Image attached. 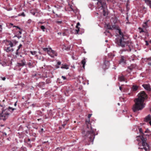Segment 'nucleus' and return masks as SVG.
<instances>
[{
	"label": "nucleus",
	"mask_w": 151,
	"mask_h": 151,
	"mask_svg": "<svg viewBox=\"0 0 151 151\" xmlns=\"http://www.w3.org/2000/svg\"><path fill=\"white\" fill-rule=\"evenodd\" d=\"M139 131L140 135L137 136L136 140L138 142V145L142 147H139L138 149L141 150V151H142L143 149L145 151H149L150 147L147 143L146 141L147 137L151 134V132L147 129L144 133L141 128H139Z\"/></svg>",
	"instance_id": "f257e3e1"
},
{
	"label": "nucleus",
	"mask_w": 151,
	"mask_h": 151,
	"mask_svg": "<svg viewBox=\"0 0 151 151\" xmlns=\"http://www.w3.org/2000/svg\"><path fill=\"white\" fill-rule=\"evenodd\" d=\"M55 15H56V17H59V16L58 15V14H56Z\"/></svg>",
	"instance_id": "680f3d73"
},
{
	"label": "nucleus",
	"mask_w": 151,
	"mask_h": 151,
	"mask_svg": "<svg viewBox=\"0 0 151 151\" xmlns=\"http://www.w3.org/2000/svg\"><path fill=\"white\" fill-rule=\"evenodd\" d=\"M43 118L45 119H47L48 118H50L47 114L45 115L44 116Z\"/></svg>",
	"instance_id": "c9c22d12"
},
{
	"label": "nucleus",
	"mask_w": 151,
	"mask_h": 151,
	"mask_svg": "<svg viewBox=\"0 0 151 151\" xmlns=\"http://www.w3.org/2000/svg\"><path fill=\"white\" fill-rule=\"evenodd\" d=\"M50 54H49V55L50 56L51 58H54V56H57V54L56 52L52 50H50Z\"/></svg>",
	"instance_id": "9b49d317"
},
{
	"label": "nucleus",
	"mask_w": 151,
	"mask_h": 151,
	"mask_svg": "<svg viewBox=\"0 0 151 151\" xmlns=\"http://www.w3.org/2000/svg\"><path fill=\"white\" fill-rule=\"evenodd\" d=\"M61 64V62L60 61H58L57 63V65H55V67L56 69L60 68L59 65Z\"/></svg>",
	"instance_id": "bb28decb"
},
{
	"label": "nucleus",
	"mask_w": 151,
	"mask_h": 151,
	"mask_svg": "<svg viewBox=\"0 0 151 151\" xmlns=\"http://www.w3.org/2000/svg\"><path fill=\"white\" fill-rule=\"evenodd\" d=\"M61 78L64 80H65L67 79L66 77L65 76H62Z\"/></svg>",
	"instance_id": "49530a36"
},
{
	"label": "nucleus",
	"mask_w": 151,
	"mask_h": 151,
	"mask_svg": "<svg viewBox=\"0 0 151 151\" xmlns=\"http://www.w3.org/2000/svg\"><path fill=\"white\" fill-rule=\"evenodd\" d=\"M86 62V60L85 58L83 59L81 61V63L83 65V68H84Z\"/></svg>",
	"instance_id": "393cba45"
},
{
	"label": "nucleus",
	"mask_w": 151,
	"mask_h": 151,
	"mask_svg": "<svg viewBox=\"0 0 151 151\" xmlns=\"http://www.w3.org/2000/svg\"><path fill=\"white\" fill-rule=\"evenodd\" d=\"M3 107L2 105L0 104V119L5 121L8 117L9 113L8 110H3Z\"/></svg>",
	"instance_id": "0eeeda50"
},
{
	"label": "nucleus",
	"mask_w": 151,
	"mask_h": 151,
	"mask_svg": "<svg viewBox=\"0 0 151 151\" xmlns=\"http://www.w3.org/2000/svg\"><path fill=\"white\" fill-rule=\"evenodd\" d=\"M40 119H37V120H38V121H39L40 120Z\"/></svg>",
	"instance_id": "338daca9"
},
{
	"label": "nucleus",
	"mask_w": 151,
	"mask_h": 151,
	"mask_svg": "<svg viewBox=\"0 0 151 151\" xmlns=\"http://www.w3.org/2000/svg\"><path fill=\"white\" fill-rule=\"evenodd\" d=\"M67 121H65L63 122V124H62V126L64 128L65 126L67 124Z\"/></svg>",
	"instance_id": "473e14b6"
},
{
	"label": "nucleus",
	"mask_w": 151,
	"mask_h": 151,
	"mask_svg": "<svg viewBox=\"0 0 151 151\" xmlns=\"http://www.w3.org/2000/svg\"><path fill=\"white\" fill-rule=\"evenodd\" d=\"M146 4L149 6L151 9V0H144Z\"/></svg>",
	"instance_id": "aec40b11"
},
{
	"label": "nucleus",
	"mask_w": 151,
	"mask_h": 151,
	"mask_svg": "<svg viewBox=\"0 0 151 151\" xmlns=\"http://www.w3.org/2000/svg\"><path fill=\"white\" fill-rule=\"evenodd\" d=\"M126 58L123 56H122L119 61V63L125 64L126 63Z\"/></svg>",
	"instance_id": "9d476101"
},
{
	"label": "nucleus",
	"mask_w": 151,
	"mask_h": 151,
	"mask_svg": "<svg viewBox=\"0 0 151 151\" xmlns=\"http://www.w3.org/2000/svg\"><path fill=\"white\" fill-rule=\"evenodd\" d=\"M52 13H53V14H55V12H54V11L53 10V11H52Z\"/></svg>",
	"instance_id": "774afa93"
},
{
	"label": "nucleus",
	"mask_w": 151,
	"mask_h": 151,
	"mask_svg": "<svg viewBox=\"0 0 151 151\" xmlns=\"http://www.w3.org/2000/svg\"><path fill=\"white\" fill-rule=\"evenodd\" d=\"M138 96V98L134 100L135 104L132 107V110L134 112H136L141 110L145 107L143 102L147 98V95L143 91H141Z\"/></svg>",
	"instance_id": "7ed1b4c3"
},
{
	"label": "nucleus",
	"mask_w": 151,
	"mask_h": 151,
	"mask_svg": "<svg viewBox=\"0 0 151 151\" xmlns=\"http://www.w3.org/2000/svg\"><path fill=\"white\" fill-rule=\"evenodd\" d=\"M47 113L48 115L51 118L52 117L53 115L52 110L51 109L48 110L47 111Z\"/></svg>",
	"instance_id": "6ab92c4d"
},
{
	"label": "nucleus",
	"mask_w": 151,
	"mask_h": 151,
	"mask_svg": "<svg viewBox=\"0 0 151 151\" xmlns=\"http://www.w3.org/2000/svg\"><path fill=\"white\" fill-rule=\"evenodd\" d=\"M43 131V128L39 130V132L40 133H42Z\"/></svg>",
	"instance_id": "8fccbe9b"
},
{
	"label": "nucleus",
	"mask_w": 151,
	"mask_h": 151,
	"mask_svg": "<svg viewBox=\"0 0 151 151\" xmlns=\"http://www.w3.org/2000/svg\"><path fill=\"white\" fill-rule=\"evenodd\" d=\"M104 64L106 66V68H108L109 65V62L108 61H105L104 62Z\"/></svg>",
	"instance_id": "a878e982"
},
{
	"label": "nucleus",
	"mask_w": 151,
	"mask_h": 151,
	"mask_svg": "<svg viewBox=\"0 0 151 151\" xmlns=\"http://www.w3.org/2000/svg\"><path fill=\"white\" fill-rule=\"evenodd\" d=\"M48 142V141H47V142H43V144L45 143H46V142Z\"/></svg>",
	"instance_id": "0e129e2a"
},
{
	"label": "nucleus",
	"mask_w": 151,
	"mask_h": 151,
	"mask_svg": "<svg viewBox=\"0 0 151 151\" xmlns=\"http://www.w3.org/2000/svg\"><path fill=\"white\" fill-rule=\"evenodd\" d=\"M63 5H56L54 6V7L56 8L57 10L58 11L60 10L63 7Z\"/></svg>",
	"instance_id": "4468645a"
},
{
	"label": "nucleus",
	"mask_w": 151,
	"mask_h": 151,
	"mask_svg": "<svg viewBox=\"0 0 151 151\" xmlns=\"http://www.w3.org/2000/svg\"><path fill=\"white\" fill-rule=\"evenodd\" d=\"M46 82L47 84H48L51 82V81L50 79L48 78L46 80Z\"/></svg>",
	"instance_id": "e433bc0d"
},
{
	"label": "nucleus",
	"mask_w": 151,
	"mask_h": 151,
	"mask_svg": "<svg viewBox=\"0 0 151 151\" xmlns=\"http://www.w3.org/2000/svg\"><path fill=\"white\" fill-rule=\"evenodd\" d=\"M28 141H30V139H28Z\"/></svg>",
	"instance_id": "69168bd1"
},
{
	"label": "nucleus",
	"mask_w": 151,
	"mask_h": 151,
	"mask_svg": "<svg viewBox=\"0 0 151 151\" xmlns=\"http://www.w3.org/2000/svg\"><path fill=\"white\" fill-rule=\"evenodd\" d=\"M119 89H120V90L121 91H122V87H121V86H120L119 87Z\"/></svg>",
	"instance_id": "5fc2aeb1"
},
{
	"label": "nucleus",
	"mask_w": 151,
	"mask_h": 151,
	"mask_svg": "<svg viewBox=\"0 0 151 151\" xmlns=\"http://www.w3.org/2000/svg\"><path fill=\"white\" fill-rule=\"evenodd\" d=\"M142 86L146 90L149 91L150 90V88L149 86L147 84H143Z\"/></svg>",
	"instance_id": "a211bd4d"
},
{
	"label": "nucleus",
	"mask_w": 151,
	"mask_h": 151,
	"mask_svg": "<svg viewBox=\"0 0 151 151\" xmlns=\"http://www.w3.org/2000/svg\"><path fill=\"white\" fill-rule=\"evenodd\" d=\"M107 27H108V28L109 29H112L111 28V27H108V26H107Z\"/></svg>",
	"instance_id": "13d9d810"
},
{
	"label": "nucleus",
	"mask_w": 151,
	"mask_h": 151,
	"mask_svg": "<svg viewBox=\"0 0 151 151\" xmlns=\"http://www.w3.org/2000/svg\"><path fill=\"white\" fill-rule=\"evenodd\" d=\"M22 45L21 44H20L19 46L18 47V49L19 50L20 48L22 47Z\"/></svg>",
	"instance_id": "a18cd8bd"
},
{
	"label": "nucleus",
	"mask_w": 151,
	"mask_h": 151,
	"mask_svg": "<svg viewBox=\"0 0 151 151\" xmlns=\"http://www.w3.org/2000/svg\"><path fill=\"white\" fill-rule=\"evenodd\" d=\"M150 121H151V115L149 114L145 117L144 121L145 122H148Z\"/></svg>",
	"instance_id": "ddd939ff"
},
{
	"label": "nucleus",
	"mask_w": 151,
	"mask_h": 151,
	"mask_svg": "<svg viewBox=\"0 0 151 151\" xmlns=\"http://www.w3.org/2000/svg\"><path fill=\"white\" fill-rule=\"evenodd\" d=\"M72 58L73 60H77V58H75L73 55H72Z\"/></svg>",
	"instance_id": "09e8293b"
},
{
	"label": "nucleus",
	"mask_w": 151,
	"mask_h": 151,
	"mask_svg": "<svg viewBox=\"0 0 151 151\" xmlns=\"http://www.w3.org/2000/svg\"><path fill=\"white\" fill-rule=\"evenodd\" d=\"M138 29L140 33L144 32L143 29L140 27H139Z\"/></svg>",
	"instance_id": "f704fd0d"
},
{
	"label": "nucleus",
	"mask_w": 151,
	"mask_h": 151,
	"mask_svg": "<svg viewBox=\"0 0 151 151\" xmlns=\"http://www.w3.org/2000/svg\"><path fill=\"white\" fill-rule=\"evenodd\" d=\"M27 65L29 66H31L32 65V64L30 62H29L27 63Z\"/></svg>",
	"instance_id": "3c124183"
},
{
	"label": "nucleus",
	"mask_w": 151,
	"mask_h": 151,
	"mask_svg": "<svg viewBox=\"0 0 151 151\" xmlns=\"http://www.w3.org/2000/svg\"><path fill=\"white\" fill-rule=\"evenodd\" d=\"M13 27L16 28V29H15V32L14 34L15 36L14 37H17L19 39L22 37V36L21 35L22 34V29L21 28L19 27L18 26H14Z\"/></svg>",
	"instance_id": "6e6552de"
},
{
	"label": "nucleus",
	"mask_w": 151,
	"mask_h": 151,
	"mask_svg": "<svg viewBox=\"0 0 151 151\" xmlns=\"http://www.w3.org/2000/svg\"><path fill=\"white\" fill-rule=\"evenodd\" d=\"M77 29L75 30V31L76 32V34H78V32L79 31V28H77Z\"/></svg>",
	"instance_id": "37998d69"
},
{
	"label": "nucleus",
	"mask_w": 151,
	"mask_h": 151,
	"mask_svg": "<svg viewBox=\"0 0 151 151\" xmlns=\"http://www.w3.org/2000/svg\"><path fill=\"white\" fill-rule=\"evenodd\" d=\"M98 1L97 4L98 9H101L104 16L106 15V10L107 8L105 1L103 0H97Z\"/></svg>",
	"instance_id": "423d86ee"
},
{
	"label": "nucleus",
	"mask_w": 151,
	"mask_h": 151,
	"mask_svg": "<svg viewBox=\"0 0 151 151\" xmlns=\"http://www.w3.org/2000/svg\"><path fill=\"white\" fill-rule=\"evenodd\" d=\"M106 0L108 2L111 1V0Z\"/></svg>",
	"instance_id": "e2e57ef3"
},
{
	"label": "nucleus",
	"mask_w": 151,
	"mask_h": 151,
	"mask_svg": "<svg viewBox=\"0 0 151 151\" xmlns=\"http://www.w3.org/2000/svg\"><path fill=\"white\" fill-rule=\"evenodd\" d=\"M5 45L4 47V50L7 52H12L14 50L12 47L14 46L11 40H6L4 41Z\"/></svg>",
	"instance_id": "39448f33"
},
{
	"label": "nucleus",
	"mask_w": 151,
	"mask_h": 151,
	"mask_svg": "<svg viewBox=\"0 0 151 151\" xmlns=\"http://www.w3.org/2000/svg\"><path fill=\"white\" fill-rule=\"evenodd\" d=\"M30 52L32 55H36V53H37V52H36L35 51H30Z\"/></svg>",
	"instance_id": "4c0bfd02"
},
{
	"label": "nucleus",
	"mask_w": 151,
	"mask_h": 151,
	"mask_svg": "<svg viewBox=\"0 0 151 151\" xmlns=\"http://www.w3.org/2000/svg\"><path fill=\"white\" fill-rule=\"evenodd\" d=\"M80 23H79V22H78V23H77V25H76V28H79V27H78V26H80Z\"/></svg>",
	"instance_id": "79ce46f5"
},
{
	"label": "nucleus",
	"mask_w": 151,
	"mask_h": 151,
	"mask_svg": "<svg viewBox=\"0 0 151 151\" xmlns=\"http://www.w3.org/2000/svg\"><path fill=\"white\" fill-rule=\"evenodd\" d=\"M8 109L9 110L8 111V112H9V111H11V112H13L14 110L16 109H14V108H13L12 107H9L8 108Z\"/></svg>",
	"instance_id": "2f4dec72"
},
{
	"label": "nucleus",
	"mask_w": 151,
	"mask_h": 151,
	"mask_svg": "<svg viewBox=\"0 0 151 151\" xmlns=\"http://www.w3.org/2000/svg\"><path fill=\"white\" fill-rule=\"evenodd\" d=\"M35 9H32L30 11V13L33 15H35L36 13Z\"/></svg>",
	"instance_id": "c756f323"
},
{
	"label": "nucleus",
	"mask_w": 151,
	"mask_h": 151,
	"mask_svg": "<svg viewBox=\"0 0 151 151\" xmlns=\"http://www.w3.org/2000/svg\"><path fill=\"white\" fill-rule=\"evenodd\" d=\"M118 33L119 34L118 35V37L115 39V42L119 46L122 47H126L128 48V49H124L123 51H128L130 52L131 50V45L130 41L129 40H127V39L128 37L124 35L120 29H118Z\"/></svg>",
	"instance_id": "f03ea898"
},
{
	"label": "nucleus",
	"mask_w": 151,
	"mask_h": 151,
	"mask_svg": "<svg viewBox=\"0 0 151 151\" xmlns=\"http://www.w3.org/2000/svg\"><path fill=\"white\" fill-rule=\"evenodd\" d=\"M18 16H22L23 17H24L25 16V14L24 12H22L21 13H20L18 14Z\"/></svg>",
	"instance_id": "72a5a7b5"
},
{
	"label": "nucleus",
	"mask_w": 151,
	"mask_h": 151,
	"mask_svg": "<svg viewBox=\"0 0 151 151\" xmlns=\"http://www.w3.org/2000/svg\"><path fill=\"white\" fill-rule=\"evenodd\" d=\"M43 115L42 112L40 111H37L35 113V115L36 116H41Z\"/></svg>",
	"instance_id": "2eb2a0df"
},
{
	"label": "nucleus",
	"mask_w": 151,
	"mask_h": 151,
	"mask_svg": "<svg viewBox=\"0 0 151 151\" xmlns=\"http://www.w3.org/2000/svg\"><path fill=\"white\" fill-rule=\"evenodd\" d=\"M148 22V21L146 22L143 24L142 25L143 27L145 28H146L148 27L147 23Z\"/></svg>",
	"instance_id": "7c9ffc66"
},
{
	"label": "nucleus",
	"mask_w": 151,
	"mask_h": 151,
	"mask_svg": "<svg viewBox=\"0 0 151 151\" xmlns=\"http://www.w3.org/2000/svg\"><path fill=\"white\" fill-rule=\"evenodd\" d=\"M40 28L43 32H44L45 31L44 30H45V28L44 26H43V25L41 26V27H40Z\"/></svg>",
	"instance_id": "ea45409f"
},
{
	"label": "nucleus",
	"mask_w": 151,
	"mask_h": 151,
	"mask_svg": "<svg viewBox=\"0 0 151 151\" xmlns=\"http://www.w3.org/2000/svg\"><path fill=\"white\" fill-rule=\"evenodd\" d=\"M19 50L17 49L16 50V52H15V57L16 58L18 57L19 55L20 52H19Z\"/></svg>",
	"instance_id": "cd10ccee"
},
{
	"label": "nucleus",
	"mask_w": 151,
	"mask_h": 151,
	"mask_svg": "<svg viewBox=\"0 0 151 151\" xmlns=\"http://www.w3.org/2000/svg\"><path fill=\"white\" fill-rule=\"evenodd\" d=\"M149 123L150 124V125L151 126V120L149 121Z\"/></svg>",
	"instance_id": "052dcab7"
},
{
	"label": "nucleus",
	"mask_w": 151,
	"mask_h": 151,
	"mask_svg": "<svg viewBox=\"0 0 151 151\" xmlns=\"http://www.w3.org/2000/svg\"><path fill=\"white\" fill-rule=\"evenodd\" d=\"M119 79L120 81H125V78L123 75H122L119 77Z\"/></svg>",
	"instance_id": "5701e85b"
},
{
	"label": "nucleus",
	"mask_w": 151,
	"mask_h": 151,
	"mask_svg": "<svg viewBox=\"0 0 151 151\" xmlns=\"http://www.w3.org/2000/svg\"><path fill=\"white\" fill-rule=\"evenodd\" d=\"M58 35H61V32H58Z\"/></svg>",
	"instance_id": "bf43d9fd"
},
{
	"label": "nucleus",
	"mask_w": 151,
	"mask_h": 151,
	"mask_svg": "<svg viewBox=\"0 0 151 151\" xmlns=\"http://www.w3.org/2000/svg\"><path fill=\"white\" fill-rule=\"evenodd\" d=\"M25 60L23 59L21 60L19 63H17L16 64V66L19 67H23L25 65Z\"/></svg>",
	"instance_id": "1a4fd4ad"
},
{
	"label": "nucleus",
	"mask_w": 151,
	"mask_h": 151,
	"mask_svg": "<svg viewBox=\"0 0 151 151\" xmlns=\"http://www.w3.org/2000/svg\"><path fill=\"white\" fill-rule=\"evenodd\" d=\"M139 86L135 85H133L132 86L131 89L133 91H136L138 89Z\"/></svg>",
	"instance_id": "dca6fc26"
},
{
	"label": "nucleus",
	"mask_w": 151,
	"mask_h": 151,
	"mask_svg": "<svg viewBox=\"0 0 151 151\" xmlns=\"http://www.w3.org/2000/svg\"><path fill=\"white\" fill-rule=\"evenodd\" d=\"M60 68L62 69H68L69 68V66L68 65L66 64L62 65Z\"/></svg>",
	"instance_id": "4be33fe9"
},
{
	"label": "nucleus",
	"mask_w": 151,
	"mask_h": 151,
	"mask_svg": "<svg viewBox=\"0 0 151 151\" xmlns=\"http://www.w3.org/2000/svg\"><path fill=\"white\" fill-rule=\"evenodd\" d=\"M59 150H60L61 151V148H60L59 147H58L56 149V151H60Z\"/></svg>",
	"instance_id": "de8ad7c7"
},
{
	"label": "nucleus",
	"mask_w": 151,
	"mask_h": 151,
	"mask_svg": "<svg viewBox=\"0 0 151 151\" xmlns=\"http://www.w3.org/2000/svg\"><path fill=\"white\" fill-rule=\"evenodd\" d=\"M92 114H89L88 115V120L86 121V123L87 125V128L88 129L86 131V133L85 135V142L88 141L87 144L89 145L90 144L91 142L93 144V141L95 137V133L93 129L92 128L91 124L90 123V118L91 117Z\"/></svg>",
	"instance_id": "20e7f679"
},
{
	"label": "nucleus",
	"mask_w": 151,
	"mask_h": 151,
	"mask_svg": "<svg viewBox=\"0 0 151 151\" xmlns=\"http://www.w3.org/2000/svg\"><path fill=\"white\" fill-rule=\"evenodd\" d=\"M66 92L68 93H71L72 91L70 88L69 87H66Z\"/></svg>",
	"instance_id": "b1692460"
},
{
	"label": "nucleus",
	"mask_w": 151,
	"mask_h": 151,
	"mask_svg": "<svg viewBox=\"0 0 151 151\" xmlns=\"http://www.w3.org/2000/svg\"><path fill=\"white\" fill-rule=\"evenodd\" d=\"M145 42L146 43V45L147 46L149 44L148 43V41H145Z\"/></svg>",
	"instance_id": "864d4df0"
},
{
	"label": "nucleus",
	"mask_w": 151,
	"mask_h": 151,
	"mask_svg": "<svg viewBox=\"0 0 151 151\" xmlns=\"http://www.w3.org/2000/svg\"><path fill=\"white\" fill-rule=\"evenodd\" d=\"M45 83L44 82H41L39 83L38 84V86L40 88H42L44 87Z\"/></svg>",
	"instance_id": "412c9836"
},
{
	"label": "nucleus",
	"mask_w": 151,
	"mask_h": 151,
	"mask_svg": "<svg viewBox=\"0 0 151 151\" xmlns=\"http://www.w3.org/2000/svg\"><path fill=\"white\" fill-rule=\"evenodd\" d=\"M42 49L45 52H47L48 55L50 54V50H51V47L43 48Z\"/></svg>",
	"instance_id": "f8f14e48"
},
{
	"label": "nucleus",
	"mask_w": 151,
	"mask_h": 151,
	"mask_svg": "<svg viewBox=\"0 0 151 151\" xmlns=\"http://www.w3.org/2000/svg\"><path fill=\"white\" fill-rule=\"evenodd\" d=\"M2 29V26L0 24V32L1 31Z\"/></svg>",
	"instance_id": "603ef678"
},
{
	"label": "nucleus",
	"mask_w": 151,
	"mask_h": 151,
	"mask_svg": "<svg viewBox=\"0 0 151 151\" xmlns=\"http://www.w3.org/2000/svg\"><path fill=\"white\" fill-rule=\"evenodd\" d=\"M2 80L3 81H4L5 80L6 78L5 77H4L3 78H2Z\"/></svg>",
	"instance_id": "6e6d98bb"
},
{
	"label": "nucleus",
	"mask_w": 151,
	"mask_h": 151,
	"mask_svg": "<svg viewBox=\"0 0 151 151\" xmlns=\"http://www.w3.org/2000/svg\"><path fill=\"white\" fill-rule=\"evenodd\" d=\"M17 101L14 104V106H16V105H17Z\"/></svg>",
	"instance_id": "4d7b16f0"
},
{
	"label": "nucleus",
	"mask_w": 151,
	"mask_h": 151,
	"mask_svg": "<svg viewBox=\"0 0 151 151\" xmlns=\"http://www.w3.org/2000/svg\"><path fill=\"white\" fill-rule=\"evenodd\" d=\"M12 41L13 43H14L15 45H16L17 43L18 42V41L14 40H12Z\"/></svg>",
	"instance_id": "a19ab883"
},
{
	"label": "nucleus",
	"mask_w": 151,
	"mask_h": 151,
	"mask_svg": "<svg viewBox=\"0 0 151 151\" xmlns=\"http://www.w3.org/2000/svg\"><path fill=\"white\" fill-rule=\"evenodd\" d=\"M55 22L58 24H62V21H56Z\"/></svg>",
	"instance_id": "58836bf2"
},
{
	"label": "nucleus",
	"mask_w": 151,
	"mask_h": 151,
	"mask_svg": "<svg viewBox=\"0 0 151 151\" xmlns=\"http://www.w3.org/2000/svg\"><path fill=\"white\" fill-rule=\"evenodd\" d=\"M109 33V31L108 29L106 30L104 32V33L106 35H107L106 33Z\"/></svg>",
	"instance_id": "c03bdc74"
},
{
	"label": "nucleus",
	"mask_w": 151,
	"mask_h": 151,
	"mask_svg": "<svg viewBox=\"0 0 151 151\" xmlns=\"http://www.w3.org/2000/svg\"><path fill=\"white\" fill-rule=\"evenodd\" d=\"M136 67V65L135 64H131L130 66L128 67V68L130 71H132L134 68Z\"/></svg>",
	"instance_id": "f3484780"
},
{
	"label": "nucleus",
	"mask_w": 151,
	"mask_h": 151,
	"mask_svg": "<svg viewBox=\"0 0 151 151\" xmlns=\"http://www.w3.org/2000/svg\"><path fill=\"white\" fill-rule=\"evenodd\" d=\"M6 26L8 27V28H10L12 27V26H14L13 25V24L12 23H8L6 24Z\"/></svg>",
	"instance_id": "c85d7f7f"
}]
</instances>
